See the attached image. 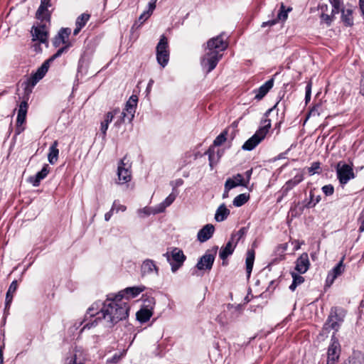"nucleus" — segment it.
<instances>
[{
  "label": "nucleus",
  "instance_id": "1a4fd4ad",
  "mask_svg": "<svg viewBox=\"0 0 364 364\" xmlns=\"http://www.w3.org/2000/svg\"><path fill=\"white\" fill-rule=\"evenodd\" d=\"M336 169L338 179L342 185L346 184L350 179L355 177L353 169V164L349 165L343 161H339L336 165Z\"/></svg>",
  "mask_w": 364,
  "mask_h": 364
},
{
  "label": "nucleus",
  "instance_id": "2f4dec72",
  "mask_svg": "<svg viewBox=\"0 0 364 364\" xmlns=\"http://www.w3.org/2000/svg\"><path fill=\"white\" fill-rule=\"evenodd\" d=\"M152 316V312L148 309H141L136 314V319L140 323L148 321Z\"/></svg>",
  "mask_w": 364,
  "mask_h": 364
},
{
  "label": "nucleus",
  "instance_id": "a211bd4d",
  "mask_svg": "<svg viewBox=\"0 0 364 364\" xmlns=\"http://www.w3.org/2000/svg\"><path fill=\"white\" fill-rule=\"evenodd\" d=\"M225 184L226 189H232L240 186L246 187V184L244 183V177L240 173H237L232 178H228Z\"/></svg>",
  "mask_w": 364,
  "mask_h": 364
},
{
  "label": "nucleus",
  "instance_id": "c9c22d12",
  "mask_svg": "<svg viewBox=\"0 0 364 364\" xmlns=\"http://www.w3.org/2000/svg\"><path fill=\"white\" fill-rule=\"evenodd\" d=\"M321 200V196H318L316 197H314V194L313 193V191H310V199L309 201L306 202L304 207L301 208V211L304 208H314L317 203H318Z\"/></svg>",
  "mask_w": 364,
  "mask_h": 364
},
{
  "label": "nucleus",
  "instance_id": "4468645a",
  "mask_svg": "<svg viewBox=\"0 0 364 364\" xmlns=\"http://www.w3.org/2000/svg\"><path fill=\"white\" fill-rule=\"evenodd\" d=\"M70 29L68 28H61L58 35L54 38L53 44L57 48L59 47L61 44H64L65 46L70 45L69 47L71 46V43L68 41V38L70 34Z\"/></svg>",
  "mask_w": 364,
  "mask_h": 364
},
{
  "label": "nucleus",
  "instance_id": "37998d69",
  "mask_svg": "<svg viewBox=\"0 0 364 364\" xmlns=\"http://www.w3.org/2000/svg\"><path fill=\"white\" fill-rule=\"evenodd\" d=\"M205 154L208 155V159L210 166H213V164L216 162L214 149L211 147L205 152Z\"/></svg>",
  "mask_w": 364,
  "mask_h": 364
},
{
  "label": "nucleus",
  "instance_id": "4be33fe9",
  "mask_svg": "<svg viewBox=\"0 0 364 364\" xmlns=\"http://www.w3.org/2000/svg\"><path fill=\"white\" fill-rule=\"evenodd\" d=\"M274 85V79L271 78L267 80L264 84L261 85L258 90H255V98L257 100H262L267 92L272 89Z\"/></svg>",
  "mask_w": 364,
  "mask_h": 364
},
{
  "label": "nucleus",
  "instance_id": "4d7b16f0",
  "mask_svg": "<svg viewBox=\"0 0 364 364\" xmlns=\"http://www.w3.org/2000/svg\"><path fill=\"white\" fill-rule=\"evenodd\" d=\"M277 23V20H271V21H267L266 22H263L262 24V27H265V26H272L273 25H275L276 23Z\"/></svg>",
  "mask_w": 364,
  "mask_h": 364
},
{
  "label": "nucleus",
  "instance_id": "f3484780",
  "mask_svg": "<svg viewBox=\"0 0 364 364\" xmlns=\"http://www.w3.org/2000/svg\"><path fill=\"white\" fill-rule=\"evenodd\" d=\"M215 228L212 224L205 225L202 229H200L197 235L198 240L200 242H204L209 240L213 235Z\"/></svg>",
  "mask_w": 364,
  "mask_h": 364
},
{
  "label": "nucleus",
  "instance_id": "0eeeda50",
  "mask_svg": "<svg viewBox=\"0 0 364 364\" xmlns=\"http://www.w3.org/2000/svg\"><path fill=\"white\" fill-rule=\"evenodd\" d=\"M132 165L124 156L122 159L117 166V183L124 184L129 182L132 179Z\"/></svg>",
  "mask_w": 364,
  "mask_h": 364
},
{
  "label": "nucleus",
  "instance_id": "c85d7f7f",
  "mask_svg": "<svg viewBox=\"0 0 364 364\" xmlns=\"http://www.w3.org/2000/svg\"><path fill=\"white\" fill-rule=\"evenodd\" d=\"M58 142L57 141H53L49 148V152L48 154V159L50 164H54L58 158L59 150L58 149Z\"/></svg>",
  "mask_w": 364,
  "mask_h": 364
},
{
  "label": "nucleus",
  "instance_id": "e433bc0d",
  "mask_svg": "<svg viewBox=\"0 0 364 364\" xmlns=\"http://www.w3.org/2000/svg\"><path fill=\"white\" fill-rule=\"evenodd\" d=\"M291 276L293 278V282L289 286V289L291 291H294L299 285L301 284L304 282V278L295 272H292Z\"/></svg>",
  "mask_w": 364,
  "mask_h": 364
},
{
  "label": "nucleus",
  "instance_id": "5701e85b",
  "mask_svg": "<svg viewBox=\"0 0 364 364\" xmlns=\"http://www.w3.org/2000/svg\"><path fill=\"white\" fill-rule=\"evenodd\" d=\"M119 112V109H114L112 112H109L105 117V119L101 122L100 130L103 135V138L106 136L107 130L109 127V124L112 121L114 117Z\"/></svg>",
  "mask_w": 364,
  "mask_h": 364
},
{
  "label": "nucleus",
  "instance_id": "9d476101",
  "mask_svg": "<svg viewBox=\"0 0 364 364\" xmlns=\"http://www.w3.org/2000/svg\"><path fill=\"white\" fill-rule=\"evenodd\" d=\"M218 247H214L211 250L205 252L198 260L196 267L199 270H210L215 261V256L217 253Z\"/></svg>",
  "mask_w": 364,
  "mask_h": 364
},
{
  "label": "nucleus",
  "instance_id": "cd10ccee",
  "mask_svg": "<svg viewBox=\"0 0 364 364\" xmlns=\"http://www.w3.org/2000/svg\"><path fill=\"white\" fill-rule=\"evenodd\" d=\"M17 288H18L17 281L14 280L10 284L9 289L6 294L5 310H7L10 308L11 304L13 300L14 294L16 291Z\"/></svg>",
  "mask_w": 364,
  "mask_h": 364
},
{
  "label": "nucleus",
  "instance_id": "a878e982",
  "mask_svg": "<svg viewBox=\"0 0 364 364\" xmlns=\"http://www.w3.org/2000/svg\"><path fill=\"white\" fill-rule=\"evenodd\" d=\"M233 241L234 236H232L231 240L226 244V245L220 249L219 256L223 260H225L232 254L236 246V243L235 245L232 244Z\"/></svg>",
  "mask_w": 364,
  "mask_h": 364
},
{
  "label": "nucleus",
  "instance_id": "20e7f679",
  "mask_svg": "<svg viewBox=\"0 0 364 364\" xmlns=\"http://www.w3.org/2000/svg\"><path fill=\"white\" fill-rule=\"evenodd\" d=\"M70 45L62 47L58 51L46 60L40 68H38L36 72L33 73L28 79V85L34 87L38 82H39L46 74L48 70L50 63L53 62L55 59L60 57L64 52L69 48Z\"/></svg>",
  "mask_w": 364,
  "mask_h": 364
},
{
  "label": "nucleus",
  "instance_id": "bf43d9fd",
  "mask_svg": "<svg viewBox=\"0 0 364 364\" xmlns=\"http://www.w3.org/2000/svg\"><path fill=\"white\" fill-rule=\"evenodd\" d=\"M321 17L323 19L326 21L328 23H330L331 21L330 16L327 14H322Z\"/></svg>",
  "mask_w": 364,
  "mask_h": 364
},
{
  "label": "nucleus",
  "instance_id": "f8f14e48",
  "mask_svg": "<svg viewBox=\"0 0 364 364\" xmlns=\"http://www.w3.org/2000/svg\"><path fill=\"white\" fill-rule=\"evenodd\" d=\"M31 33L33 41H38L42 43H47L48 31L45 24H40L38 26H33L32 27Z\"/></svg>",
  "mask_w": 364,
  "mask_h": 364
},
{
  "label": "nucleus",
  "instance_id": "7c9ffc66",
  "mask_svg": "<svg viewBox=\"0 0 364 364\" xmlns=\"http://www.w3.org/2000/svg\"><path fill=\"white\" fill-rule=\"evenodd\" d=\"M343 364H364V354L355 352Z\"/></svg>",
  "mask_w": 364,
  "mask_h": 364
},
{
  "label": "nucleus",
  "instance_id": "49530a36",
  "mask_svg": "<svg viewBox=\"0 0 364 364\" xmlns=\"http://www.w3.org/2000/svg\"><path fill=\"white\" fill-rule=\"evenodd\" d=\"M116 205H117V200H115L113 202L111 210L109 212L106 213L105 215V220L106 221H109L110 220L112 215H113V212L114 210V207H116Z\"/></svg>",
  "mask_w": 364,
  "mask_h": 364
},
{
  "label": "nucleus",
  "instance_id": "7ed1b4c3",
  "mask_svg": "<svg viewBox=\"0 0 364 364\" xmlns=\"http://www.w3.org/2000/svg\"><path fill=\"white\" fill-rule=\"evenodd\" d=\"M228 46L223 34L213 37L208 41L205 53L201 59V65L207 73L211 72L221 59L224 51Z\"/></svg>",
  "mask_w": 364,
  "mask_h": 364
},
{
  "label": "nucleus",
  "instance_id": "3c124183",
  "mask_svg": "<svg viewBox=\"0 0 364 364\" xmlns=\"http://www.w3.org/2000/svg\"><path fill=\"white\" fill-rule=\"evenodd\" d=\"M252 173V169L247 170L245 173V178H244V183H245L246 187L247 186V185L250 183Z\"/></svg>",
  "mask_w": 364,
  "mask_h": 364
},
{
  "label": "nucleus",
  "instance_id": "69168bd1",
  "mask_svg": "<svg viewBox=\"0 0 364 364\" xmlns=\"http://www.w3.org/2000/svg\"><path fill=\"white\" fill-rule=\"evenodd\" d=\"M122 123H124V122H121V119L119 118V119L116 121V122H115L114 125H115L116 127H119Z\"/></svg>",
  "mask_w": 364,
  "mask_h": 364
},
{
  "label": "nucleus",
  "instance_id": "72a5a7b5",
  "mask_svg": "<svg viewBox=\"0 0 364 364\" xmlns=\"http://www.w3.org/2000/svg\"><path fill=\"white\" fill-rule=\"evenodd\" d=\"M255 261V251L251 250H248L247 252V257H246V271L247 276L250 277V274L252 272L253 264Z\"/></svg>",
  "mask_w": 364,
  "mask_h": 364
},
{
  "label": "nucleus",
  "instance_id": "864d4df0",
  "mask_svg": "<svg viewBox=\"0 0 364 364\" xmlns=\"http://www.w3.org/2000/svg\"><path fill=\"white\" fill-rule=\"evenodd\" d=\"M127 210V207L124 205H121L118 203V200H117V205L114 207V210L116 212L122 211L124 212Z\"/></svg>",
  "mask_w": 364,
  "mask_h": 364
},
{
  "label": "nucleus",
  "instance_id": "f03ea898",
  "mask_svg": "<svg viewBox=\"0 0 364 364\" xmlns=\"http://www.w3.org/2000/svg\"><path fill=\"white\" fill-rule=\"evenodd\" d=\"M343 316L344 314L342 309L336 307L332 308L327 321L324 324L323 330L332 329L334 332H337L343 321ZM334 333L332 336L331 343L328 348L326 364H336L340 356L341 346Z\"/></svg>",
  "mask_w": 364,
  "mask_h": 364
},
{
  "label": "nucleus",
  "instance_id": "c756f323",
  "mask_svg": "<svg viewBox=\"0 0 364 364\" xmlns=\"http://www.w3.org/2000/svg\"><path fill=\"white\" fill-rule=\"evenodd\" d=\"M230 215V210L226 208L225 204L220 205L215 214V219L218 222L225 220Z\"/></svg>",
  "mask_w": 364,
  "mask_h": 364
},
{
  "label": "nucleus",
  "instance_id": "bb28decb",
  "mask_svg": "<svg viewBox=\"0 0 364 364\" xmlns=\"http://www.w3.org/2000/svg\"><path fill=\"white\" fill-rule=\"evenodd\" d=\"M137 101V97L136 95H132L125 105V111L128 112V116L131 119H134V117Z\"/></svg>",
  "mask_w": 364,
  "mask_h": 364
},
{
  "label": "nucleus",
  "instance_id": "13d9d810",
  "mask_svg": "<svg viewBox=\"0 0 364 364\" xmlns=\"http://www.w3.org/2000/svg\"><path fill=\"white\" fill-rule=\"evenodd\" d=\"M231 189H226V186L225 185L224 186V193L223 194V198H228L229 196H228V193H229V191H230Z\"/></svg>",
  "mask_w": 364,
  "mask_h": 364
},
{
  "label": "nucleus",
  "instance_id": "8fccbe9b",
  "mask_svg": "<svg viewBox=\"0 0 364 364\" xmlns=\"http://www.w3.org/2000/svg\"><path fill=\"white\" fill-rule=\"evenodd\" d=\"M151 16V14L147 11H144L140 16L139 17V21H140L141 23H143L144 21H146L149 17Z\"/></svg>",
  "mask_w": 364,
  "mask_h": 364
},
{
  "label": "nucleus",
  "instance_id": "dca6fc26",
  "mask_svg": "<svg viewBox=\"0 0 364 364\" xmlns=\"http://www.w3.org/2000/svg\"><path fill=\"white\" fill-rule=\"evenodd\" d=\"M310 262L307 253H303L296 262L295 269L299 274H304L309 268Z\"/></svg>",
  "mask_w": 364,
  "mask_h": 364
},
{
  "label": "nucleus",
  "instance_id": "f704fd0d",
  "mask_svg": "<svg viewBox=\"0 0 364 364\" xmlns=\"http://www.w3.org/2000/svg\"><path fill=\"white\" fill-rule=\"evenodd\" d=\"M249 198H250L249 194H246V193L239 194L234 198V200L232 201V204L235 207H240V206L243 205L245 203H247L248 201Z\"/></svg>",
  "mask_w": 364,
  "mask_h": 364
},
{
  "label": "nucleus",
  "instance_id": "052dcab7",
  "mask_svg": "<svg viewBox=\"0 0 364 364\" xmlns=\"http://www.w3.org/2000/svg\"><path fill=\"white\" fill-rule=\"evenodd\" d=\"M82 28H80L79 26H75V29H74V31H73V35H74V36H77V35L80 33V30H81Z\"/></svg>",
  "mask_w": 364,
  "mask_h": 364
},
{
  "label": "nucleus",
  "instance_id": "aec40b11",
  "mask_svg": "<svg viewBox=\"0 0 364 364\" xmlns=\"http://www.w3.org/2000/svg\"><path fill=\"white\" fill-rule=\"evenodd\" d=\"M176 198V194L173 193L169 194L162 203H161L160 204H159L158 205L153 208V214L163 213L167 207H168L173 203Z\"/></svg>",
  "mask_w": 364,
  "mask_h": 364
},
{
  "label": "nucleus",
  "instance_id": "603ef678",
  "mask_svg": "<svg viewBox=\"0 0 364 364\" xmlns=\"http://www.w3.org/2000/svg\"><path fill=\"white\" fill-rule=\"evenodd\" d=\"M120 114V117H123L124 119H126L128 122H131L133 119H131L130 117H129L128 116V112H126L125 111V108L124 109V110L122 112H120L118 113Z\"/></svg>",
  "mask_w": 364,
  "mask_h": 364
},
{
  "label": "nucleus",
  "instance_id": "774afa93",
  "mask_svg": "<svg viewBox=\"0 0 364 364\" xmlns=\"http://www.w3.org/2000/svg\"><path fill=\"white\" fill-rule=\"evenodd\" d=\"M119 359V356L114 355V356L112 358V361H113V362H117Z\"/></svg>",
  "mask_w": 364,
  "mask_h": 364
},
{
  "label": "nucleus",
  "instance_id": "39448f33",
  "mask_svg": "<svg viewBox=\"0 0 364 364\" xmlns=\"http://www.w3.org/2000/svg\"><path fill=\"white\" fill-rule=\"evenodd\" d=\"M263 124L264 125L260 127L252 137L245 142L242 146V149L251 151L255 149L262 139H264L271 127V120L264 119L263 121Z\"/></svg>",
  "mask_w": 364,
  "mask_h": 364
},
{
  "label": "nucleus",
  "instance_id": "6e6552de",
  "mask_svg": "<svg viewBox=\"0 0 364 364\" xmlns=\"http://www.w3.org/2000/svg\"><path fill=\"white\" fill-rule=\"evenodd\" d=\"M156 60L162 68H164L169 60V50L168 40L162 36L156 46Z\"/></svg>",
  "mask_w": 364,
  "mask_h": 364
},
{
  "label": "nucleus",
  "instance_id": "a19ab883",
  "mask_svg": "<svg viewBox=\"0 0 364 364\" xmlns=\"http://www.w3.org/2000/svg\"><path fill=\"white\" fill-rule=\"evenodd\" d=\"M227 132L220 133L214 140L213 145L218 146L222 145L227 139L226 138Z\"/></svg>",
  "mask_w": 364,
  "mask_h": 364
},
{
  "label": "nucleus",
  "instance_id": "412c9836",
  "mask_svg": "<svg viewBox=\"0 0 364 364\" xmlns=\"http://www.w3.org/2000/svg\"><path fill=\"white\" fill-rule=\"evenodd\" d=\"M344 271L343 259H342L336 266L328 273L326 282L332 284L334 280L340 276Z\"/></svg>",
  "mask_w": 364,
  "mask_h": 364
},
{
  "label": "nucleus",
  "instance_id": "4c0bfd02",
  "mask_svg": "<svg viewBox=\"0 0 364 364\" xmlns=\"http://www.w3.org/2000/svg\"><path fill=\"white\" fill-rule=\"evenodd\" d=\"M291 11V8L289 7L286 9L284 4H282L280 10H279V11L277 14V17L275 20H277V22L279 21H286L288 17V12H289Z\"/></svg>",
  "mask_w": 364,
  "mask_h": 364
},
{
  "label": "nucleus",
  "instance_id": "09e8293b",
  "mask_svg": "<svg viewBox=\"0 0 364 364\" xmlns=\"http://www.w3.org/2000/svg\"><path fill=\"white\" fill-rule=\"evenodd\" d=\"M68 364H84V363L78 360L77 354H74L70 358L68 362Z\"/></svg>",
  "mask_w": 364,
  "mask_h": 364
},
{
  "label": "nucleus",
  "instance_id": "de8ad7c7",
  "mask_svg": "<svg viewBox=\"0 0 364 364\" xmlns=\"http://www.w3.org/2000/svg\"><path fill=\"white\" fill-rule=\"evenodd\" d=\"M152 210H153V208L151 210L150 208L146 207V208H144L141 209H139L137 212L139 215H141L142 214L144 215H149L151 213L153 214Z\"/></svg>",
  "mask_w": 364,
  "mask_h": 364
},
{
  "label": "nucleus",
  "instance_id": "423d86ee",
  "mask_svg": "<svg viewBox=\"0 0 364 364\" xmlns=\"http://www.w3.org/2000/svg\"><path fill=\"white\" fill-rule=\"evenodd\" d=\"M163 256L170 264L173 272H176L183 265L186 258L183 251L177 247L172 248L170 252H166Z\"/></svg>",
  "mask_w": 364,
  "mask_h": 364
},
{
  "label": "nucleus",
  "instance_id": "338daca9",
  "mask_svg": "<svg viewBox=\"0 0 364 364\" xmlns=\"http://www.w3.org/2000/svg\"><path fill=\"white\" fill-rule=\"evenodd\" d=\"M363 83L361 86V88H360V92L362 93L363 95H364V79H363Z\"/></svg>",
  "mask_w": 364,
  "mask_h": 364
},
{
  "label": "nucleus",
  "instance_id": "f257e3e1",
  "mask_svg": "<svg viewBox=\"0 0 364 364\" xmlns=\"http://www.w3.org/2000/svg\"><path fill=\"white\" fill-rule=\"evenodd\" d=\"M129 306L125 300H122L121 294H109L107 300L102 304V307L99 309L98 304H93L85 314L87 318L97 316L92 323H86L83 328H90L94 323L102 318L107 323V326L111 328L119 321L126 319L129 316Z\"/></svg>",
  "mask_w": 364,
  "mask_h": 364
},
{
  "label": "nucleus",
  "instance_id": "ea45409f",
  "mask_svg": "<svg viewBox=\"0 0 364 364\" xmlns=\"http://www.w3.org/2000/svg\"><path fill=\"white\" fill-rule=\"evenodd\" d=\"M329 2L333 6L332 14H338L343 6V0H329Z\"/></svg>",
  "mask_w": 364,
  "mask_h": 364
},
{
  "label": "nucleus",
  "instance_id": "e2e57ef3",
  "mask_svg": "<svg viewBox=\"0 0 364 364\" xmlns=\"http://www.w3.org/2000/svg\"><path fill=\"white\" fill-rule=\"evenodd\" d=\"M360 8L362 11L363 15L364 16V0H360Z\"/></svg>",
  "mask_w": 364,
  "mask_h": 364
},
{
  "label": "nucleus",
  "instance_id": "6e6d98bb",
  "mask_svg": "<svg viewBox=\"0 0 364 364\" xmlns=\"http://www.w3.org/2000/svg\"><path fill=\"white\" fill-rule=\"evenodd\" d=\"M148 10L146 11L147 12H149L151 15L153 12V11L156 8V3L154 1H150L148 4Z\"/></svg>",
  "mask_w": 364,
  "mask_h": 364
},
{
  "label": "nucleus",
  "instance_id": "79ce46f5",
  "mask_svg": "<svg viewBox=\"0 0 364 364\" xmlns=\"http://www.w3.org/2000/svg\"><path fill=\"white\" fill-rule=\"evenodd\" d=\"M320 169V163L316 161L312 163L311 166L309 168V173L310 175H314L318 173Z\"/></svg>",
  "mask_w": 364,
  "mask_h": 364
},
{
  "label": "nucleus",
  "instance_id": "ddd939ff",
  "mask_svg": "<svg viewBox=\"0 0 364 364\" xmlns=\"http://www.w3.org/2000/svg\"><path fill=\"white\" fill-rule=\"evenodd\" d=\"M159 272V269L154 260L146 259L143 261L141 265V274L142 277L151 274L158 276Z\"/></svg>",
  "mask_w": 364,
  "mask_h": 364
},
{
  "label": "nucleus",
  "instance_id": "a18cd8bd",
  "mask_svg": "<svg viewBox=\"0 0 364 364\" xmlns=\"http://www.w3.org/2000/svg\"><path fill=\"white\" fill-rule=\"evenodd\" d=\"M311 86H312L311 82H309L306 87V94H305L306 102H308L311 100Z\"/></svg>",
  "mask_w": 364,
  "mask_h": 364
},
{
  "label": "nucleus",
  "instance_id": "473e14b6",
  "mask_svg": "<svg viewBox=\"0 0 364 364\" xmlns=\"http://www.w3.org/2000/svg\"><path fill=\"white\" fill-rule=\"evenodd\" d=\"M342 15L341 18L343 22L346 26H351L353 24V11L352 9H342L341 10Z\"/></svg>",
  "mask_w": 364,
  "mask_h": 364
},
{
  "label": "nucleus",
  "instance_id": "2eb2a0df",
  "mask_svg": "<svg viewBox=\"0 0 364 364\" xmlns=\"http://www.w3.org/2000/svg\"><path fill=\"white\" fill-rule=\"evenodd\" d=\"M145 289L144 286L127 287L119 291L117 294H122V300H128L130 298L137 296L140 293L143 292Z\"/></svg>",
  "mask_w": 364,
  "mask_h": 364
},
{
  "label": "nucleus",
  "instance_id": "680f3d73",
  "mask_svg": "<svg viewBox=\"0 0 364 364\" xmlns=\"http://www.w3.org/2000/svg\"><path fill=\"white\" fill-rule=\"evenodd\" d=\"M154 84V80L151 79L149 81V83H148V85H147V87H146V91L147 92H149L151 88V86L152 85Z\"/></svg>",
  "mask_w": 364,
  "mask_h": 364
},
{
  "label": "nucleus",
  "instance_id": "b1692460",
  "mask_svg": "<svg viewBox=\"0 0 364 364\" xmlns=\"http://www.w3.org/2000/svg\"><path fill=\"white\" fill-rule=\"evenodd\" d=\"M50 6L49 1L48 0H41V3L40 6L38 7L36 11V18L41 20H46L49 18V12L48 11V7Z\"/></svg>",
  "mask_w": 364,
  "mask_h": 364
},
{
  "label": "nucleus",
  "instance_id": "58836bf2",
  "mask_svg": "<svg viewBox=\"0 0 364 364\" xmlns=\"http://www.w3.org/2000/svg\"><path fill=\"white\" fill-rule=\"evenodd\" d=\"M90 18V14L85 13L82 14L77 18L75 21V26H77L80 28H83L87 23V22L89 21Z\"/></svg>",
  "mask_w": 364,
  "mask_h": 364
},
{
  "label": "nucleus",
  "instance_id": "393cba45",
  "mask_svg": "<svg viewBox=\"0 0 364 364\" xmlns=\"http://www.w3.org/2000/svg\"><path fill=\"white\" fill-rule=\"evenodd\" d=\"M304 180L302 173H298L294 177L286 182L284 186L282 187L283 194H287L290 190L294 186L298 185Z\"/></svg>",
  "mask_w": 364,
  "mask_h": 364
},
{
  "label": "nucleus",
  "instance_id": "0e129e2a",
  "mask_svg": "<svg viewBox=\"0 0 364 364\" xmlns=\"http://www.w3.org/2000/svg\"><path fill=\"white\" fill-rule=\"evenodd\" d=\"M3 346L0 347V363H3Z\"/></svg>",
  "mask_w": 364,
  "mask_h": 364
},
{
  "label": "nucleus",
  "instance_id": "5fc2aeb1",
  "mask_svg": "<svg viewBox=\"0 0 364 364\" xmlns=\"http://www.w3.org/2000/svg\"><path fill=\"white\" fill-rule=\"evenodd\" d=\"M246 230L245 228H241L236 234V236H237V241L235 243L237 244V241L245 234ZM234 237L235 235H233Z\"/></svg>",
  "mask_w": 364,
  "mask_h": 364
},
{
  "label": "nucleus",
  "instance_id": "6ab92c4d",
  "mask_svg": "<svg viewBox=\"0 0 364 364\" xmlns=\"http://www.w3.org/2000/svg\"><path fill=\"white\" fill-rule=\"evenodd\" d=\"M50 171V168L48 164H45L41 171L38 172L34 176L29 178V182L32 183L34 187L39 186L41 180L45 178Z\"/></svg>",
  "mask_w": 364,
  "mask_h": 364
},
{
  "label": "nucleus",
  "instance_id": "c03bdc74",
  "mask_svg": "<svg viewBox=\"0 0 364 364\" xmlns=\"http://www.w3.org/2000/svg\"><path fill=\"white\" fill-rule=\"evenodd\" d=\"M322 191L326 196H331L334 192V188L332 185H326L322 187Z\"/></svg>",
  "mask_w": 364,
  "mask_h": 364
},
{
  "label": "nucleus",
  "instance_id": "9b49d317",
  "mask_svg": "<svg viewBox=\"0 0 364 364\" xmlns=\"http://www.w3.org/2000/svg\"><path fill=\"white\" fill-rule=\"evenodd\" d=\"M28 105L27 101L24 100L21 102L18 110V115L16 119V133L20 134L23 131L24 128L22 127L23 124L26 121V114L28 112Z\"/></svg>",
  "mask_w": 364,
  "mask_h": 364
}]
</instances>
